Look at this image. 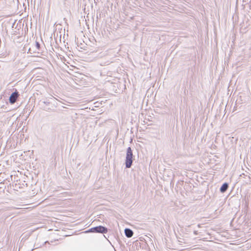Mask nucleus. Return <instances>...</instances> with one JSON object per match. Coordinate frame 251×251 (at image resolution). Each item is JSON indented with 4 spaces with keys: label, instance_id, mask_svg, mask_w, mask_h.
<instances>
[{
    "label": "nucleus",
    "instance_id": "obj_2",
    "mask_svg": "<svg viewBox=\"0 0 251 251\" xmlns=\"http://www.w3.org/2000/svg\"><path fill=\"white\" fill-rule=\"evenodd\" d=\"M133 162V153L130 147H128L126 151V166L127 168L131 167Z\"/></svg>",
    "mask_w": 251,
    "mask_h": 251
},
{
    "label": "nucleus",
    "instance_id": "obj_6",
    "mask_svg": "<svg viewBox=\"0 0 251 251\" xmlns=\"http://www.w3.org/2000/svg\"><path fill=\"white\" fill-rule=\"evenodd\" d=\"M36 48L39 49V47H40V44L38 42H36Z\"/></svg>",
    "mask_w": 251,
    "mask_h": 251
},
{
    "label": "nucleus",
    "instance_id": "obj_1",
    "mask_svg": "<svg viewBox=\"0 0 251 251\" xmlns=\"http://www.w3.org/2000/svg\"><path fill=\"white\" fill-rule=\"evenodd\" d=\"M108 231V229L107 227L102 226H96L95 227L91 228L87 230H86L85 233H89V232H93V233H106Z\"/></svg>",
    "mask_w": 251,
    "mask_h": 251
},
{
    "label": "nucleus",
    "instance_id": "obj_4",
    "mask_svg": "<svg viewBox=\"0 0 251 251\" xmlns=\"http://www.w3.org/2000/svg\"><path fill=\"white\" fill-rule=\"evenodd\" d=\"M125 234L126 237L130 238L133 236V232L131 229L128 228H126L125 229Z\"/></svg>",
    "mask_w": 251,
    "mask_h": 251
},
{
    "label": "nucleus",
    "instance_id": "obj_5",
    "mask_svg": "<svg viewBox=\"0 0 251 251\" xmlns=\"http://www.w3.org/2000/svg\"><path fill=\"white\" fill-rule=\"evenodd\" d=\"M228 184L226 183H224L220 188V191L222 193L225 192L228 188Z\"/></svg>",
    "mask_w": 251,
    "mask_h": 251
},
{
    "label": "nucleus",
    "instance_id": "obj_8",
    "mask_svg": "<svg viewBox=\"0 0 251 251\" xmlns=\"http://www.w3.org/2000/svg\"><path fill=\"white\" fill-rule=\"evenodd\" d=\"M194 234L196 235V234H197L198 231H196V230H194Z\"/></svg>",
    "mask_w": 251,
    "mask_h": 251
},
{
    "label": "nucleus",
    "instance_id": "obj_7",
    "mask_svg": "<svg viewBox=\"0 0 251 251\" xmlns=\"http://www.w3.org/2000/svg\"><path fill=\"white\" fill-rule=\"evenodd\" d=\"M205 224H198V225H197V226H198V227H202V225H205Z\"/></svg>",
    "mask_w": 251,
    "mask_h": 251
},
{
    "label": "nucleus",
    "instance_id": "obj_3",
    "mask_svg": "<svg viewBox=\"0 0 251 251\" xmlns=\"http://www.w3.org/2000/svg\"><path fill=\"white\" fill-rule=\"evenodd\" d=\"M18 97V93L16 92L13 93L9 98V101L11 103H14L16 101Z\"/></svg>",
    "mask_w": 251,
    "mask_h": 251
},
{
    "label": "nucleus",
    "instance_id": "obj_9",
    "mask_svg": "<svg viewBox=\"0 0 251 251\" xmlns=\"http://www.w3.org/2000/svg\"><path fill=\"white\" fill-rule=\"evenodd\" d=\"M232 222H233V220H232V221H231V223H230L231 224V223H232Z\"/></svg>",
    "mask_w": 251,
    "mask_h": 251
}]
</instances>
